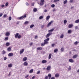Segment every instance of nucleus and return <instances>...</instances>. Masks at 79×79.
Listing matches in <instances>:
<instances>
[{
	"label": "nucleus",
	"instance_id": "1",
	"mask_svg": "<svg viewBox=\"0 0 79 79\" xmlns=\"http://www.w3.org/2000/svg\"><path fill=\"white\" fill-rule=\"evenodd\" d=\"M26 15L25 14L24 16H23L21 17H20L18 18L17 19H23V18H26Z\"/></svg>",
	"mask_w": 79,
	"mask_h": 79
},
{
	"label": "nucleus",
	"instance_id": "2",
	"mask_svg": "<svg viewBox=\"0 0 79 79\" xmlns=\"http://www.w3.org/2000/svg\"><path fill=\"white\" fill-rule=\"evenodd\" d=\"M45 2V0H41V1L40 2V6H43L44 5V2Z\"/></svg>",
	"mask_w": 79,
	"mask_h": 79
},
{
	"label": "nucleus",
	"instance_id": "3",
	"mask_svg": "<svg viewBox=\"0 0 79 79\" xmlns=\"http://www.w3.org/2000/svg\"><path fill=\"white\" fill-rule=\"evenodd\" d=\"M8 56H13V53H10L8 54Z\"/></svg>",
	"mask_w": 79,
	"mask_h": 79
},
{
	"label": "nucleus",
	"instance_id": "4",
	"mask_svg": "<svg viewBox=\"0 0 79 79\" xmlns=\"http://www.w3.org/2000/svg\"><path fill=\"white\" fill-rule=\"evenodd\" d=\"M50 68H51V66H48L46 68V69L47 71H49V70L50 69Z\"/></svg>",
	"mask_w": 79,
	"mask_h": 79
},
{
	"label": "nucleus",
	"instance_id": "5",
	"mask_svg": "<svg viewBox=\"0 0 79 79\" xmlns=\"http://www.w3.org/2000/svg\"><path fill=\"white\" fill-rule=\"evenodd\" d=\"M10 35V33L8 32H6V33L5 35L6 36H9Z\"/></svg>",
	"mask_w": 79,
	"mask_h": 79
},
{
	"label": "nucleus",
	"instance_id": "6",
	"mask_svg": "<svg viewBox=\"0 0 79 79\" xmlns=\"http://www.w3.org/2000/svg\"><path fill=\"white\" fill-rule=\"evenodd\" d=\"M78 56V55H77V54H75L73 56V58H74V59L76 58Z\"/></svg>",
	"mask_w": 79,
	"mask_h": 79
},
{
	"label": "nucleus",
	"instance_id": "7",
	"mask_svg": "<svg viewBox=\"0 0 79 79\" xmlns=\"http://www.w3.org/2000/svg\"><path fill=\"white\" fill-rule=\"evenodd\" d=\"M24 49H22V50H21L20 51V54H21V53H23L24 52Z\"/></svg>",
	"mask_w": 79,
	"mask_h": 79
},
{
	"label": "nucleus",
	"instance_id": "8",
	"mask_svg": "<svg viewBox=\"0 0 79 79\" xmlns=\"http://www.w3.org/2000/svg\"><path fill=\"white\" fill-rule=\"evenodd\" d=\"M69 61L70 63H73L74 62V60H73L71 59H69Z\"/></svg>",
	"mask_w": 79,
	"mask_h": 79
},
{
	"label": "nucleus",
	"instance_id": "9",
	"mask_svg": "<svg viewBox=\"0 0 79 79\" xmlns=\"http://www.w3.org/2000/svg\"><path fill=\"white\" fill-rule=\"evenodd\" d=\"M53 21H51L50 22H49L48 24V26H50V25L51 24H52V23H53Z\"/></svg>",
	"mask_w": 79,
	"mask_h": 79
},
{
	"label": "nucleus",
	"instance_id": "10",
	"mask_svg": "<svg viewBox=\"0 0 79 79\" xmlns=\"http://www.w3.org/2000/svg\"><path fill=\"white\" fill-rule=\"evenodd\" d=\"M48 42L47 41L45 40H44V44H48Z\"/></svg>",
	"mask_w": 79,
	"mask_h": 79
},
{
	"label": "nucleus",
	"instance_id": "11",
	"mask_svg": "<svg viewBox=\"0 0 79 79\" xmlns=\"http://www.w3.org/2000/svg\"><path fill=\"white\" fill-rule=\"evenodd\" d=\"M47 62V61L46 60H43L42 61V63H46Z\"/></svg>",
	"mask_w": 79,
	"mask_h": 79
},
{
	"label": "nucleus",
	"instance_id": "12",
	"mask_svg": "<svg viewBox=\"0 0 79 79\" xmlns=\"http://www.w3.org/2000/svg\"><path fill=\"white\" fill-rule=\"evenodd\" d=\"M73 26V25L72 24H70L69 25V28H71Z\"/></svg>",
	"mask_w": 79,
	"mask_h": 79
},
{
	"label": "nucleus",
	"instance_id": "13",
	"mask_svg": "<svg viewBox=\"0 0 79 79\" xmlns=\"http://www.w3.org/2000/svg\"><path fill=\"white\" fill-rule=\"evenodd\" d=\"M18 35H19V33H16L15 35V38H17L18 37Z\"/></svg>",
	"mask_w": 79,
	"mask_h": 79
},
{
	"label": "nucleus",
	"instance_id": "14",
	"mask_svg": "<svg viewBox=\"0 0 79 79\" xmlns=\"http://www.w3.org/2000/svg\"><path fill=\"white\" fill-rule=\"evenodd\" d=\"M54 30H55V29L52 28L50 30H48V32H53V31H54Z\"/></svg>",
	"mask_w": 79,
	"mask_h": 79
},
{
	"label": "nucleus",
	"instance_id": "15",
	"mask_svg": "<svg viewBox=\"0 0 79 79\" xmlns=\"http://www.w3.org/2000/svg\"><path fill=\"white\" fill-rule=\"evenodd\" d=\"M27 58L26 57H25L23 59V61H26V60H27Z\"/></svg>",
	"mask_w": 79,
	"mask_h": 79
},
{
	"label": "nucleus",
	"instance_id": "16",
	"mask_svg": "<svg viewBox=\"0 0 79 79\" xmlns=\"http://www.w3.org/2000/svg\"><path fill=\"white\" fill-rule=\"evenodd\" d=\"M23 64L25 65V66H27V65L28 64L27 62H25Z\"/></svg>",
	"mask_w": 79,
	"mask_h": 79
},
{
	"label": "nucleus",
	"instance_id": "17",
	"mask_svg": "<svg viewBox=\"0 0 79 79\" xmlns=\"http://www.w3.org/2000/svg\"><path fill=\"white\" fill-rule=\"evenodd\" d=\"M50 16L48 15V16H47L46 17V20L47 21L49 19H50Z\"/></svg>",
	"mask_w": 79,
	"mask_h": 79
},
{
	"label": "nucleus",
	"instance_id": "18",
	"mask_svg": "<svg viewBox=\"0 0 79 79\" xmlns=\"http://www.w3.org/2000/svg\"><path fill=\"white\" fill-rule=\"evenodd\" d=\"M58 49H56L54 50V53H56L57 52H58Z\"/></svg>",
	"mask_w": 79,
	"mask_h": 79
},
{
	"label": "nucleus",
	"instance_id": "19",
	"mask_svg": "<svg viewBox=\"0 0 79 79\" xmlns=\"http://www.w3.org/2000/svg\"><path fill=\"white\" fill-rule=\"evenodd\" d=\"M37 11V8H34L33 9V11L34 12H36V11Z\"/></svg>",
	"mask_w": 79,
	"mask_h": 79
},
{
	"label": "nucleus",
	"instance_id": "20",
	"mask_svg": "<svg viewBox=\"0 0 79 79\" xmlns=\"http://www.w3.org/2000/svg\"><path fill=\"white\" fill-rule=\"evenodd\" d=\"M6 46H9L10 45V43L7 42L6 44Z\"/></svg>",
	"mask_w": 79,
	"mask_h": 79
},
{
	"label": "nucleus",
	"instance_id": "21",
	"mask_svg": "<svg viewBox=\"0 0 79 79\" xmlns=\"http://www.w3.org/2000/svg\"><path fill=\"white\" fill-rule=\"evenodd\" d=\"M8 66L9 68H11V67H12V64H9L8 65Z\"/></svg>",
	"mask_w": 79,
	"mask_h": 79
},
{
	"label": "nucleus",
	"instance_id": "22",
	"mask_svg": "<svg viewBox=\"0 0 79 79\" xmlns=\"http://www.w3.org/2000/svg\"><path fill=\"white\" fill-rule=\"evenodd\" d=\"M43 18H44V17H43L42 16H41L40 17L39 19H42Z\"/></svg>",
	"mask_w": 79,
	"mask_h": 79
},
{
	"label": "nucleus",
	"instance_id": "23",
	"mask_svg": "<svg viewBox=\"0 0 79 79\" xmlns=\"http://www.w3.org/2000/svg\"><path fill=\"white\" fill-rule=\"evenodd\" d=\"M51 57H52V54H50L49 55L48 59H50V58H51Z\"/></svg>",
	"mask_w": 79,
	"mask_h": 79
},
{
	"label": "nucleus",
	"instance_id": "24",
	"mask_svg": "<svg viewBox=\"0 0 79 79\" xmlns=\"http://www.w3.org/2000/svg\"><path fill=\"white\" fill-rule=\"evenodd\" d=\"M71 30H69L68 31V34H71Z\"/></svg>",
	"mask_w": 79,
	"mask_h": 79
},
{
	"label": "nucleus",
	"instance_id": "25",
	"mask_svg": "<svg viewBox=\"0 0 79 79\" xmlns=\"http://www.w3.org/2000/svg\"><path fill=\"white\" fill-rule=\"evenodd\" d=\"M34 71V70L33 69H31L30 71H29V73H32V72H33V71Z\"/></svg>",
	"mask_w": 79,
	"mask_h": 79
},
{
	"label": "nucleus",
	"instance_id": "26",
	"mask_svg": "<svg viewBox=\"0 0 79 79\" xmlns=\"http://www.w3.org/2000/svg\"><path fill=\"white\" fill-rule=\"evenodd\" d=\"M49 37V35L48 34V33L46 35V38H48V37Z\"/></svg>",
	"mask_w": 79,
	"mask_h": 79
},
{
	"label": "nucleus",
	"instance_id": "27",
	"mask_svg": "<svg viewBox=\"0 0 79 79\" xmlns=\"http://www.w3.org/2000/svg\"><path fill=\"white\" fill-rule=\"evenodd\" d=\"M64 37V35L63 34H62L60 36V39H63Z\"/></svg>",
	"mask_w": 79,
	"mask_h": 79
},
{
	"label": "nucleus",
	"instance_id": "28",
	"mask_svg": "<svg viewBox=\"0 0 79 79\" xmlns=\"http://www.w3.org/2000/svg\"><path fill=\"white\" fill-rule=\"evenodd\" d=\"M11 48L10 47H9L7 48V50L8 51H9L10 52V51H11Z\"/></svg>",
	"mask_w": 79,
	"mask_h": 79
},
{
	"label": "nucleus",
	"instance_id": "29",
	"mask_svg": "<svg viewBox=\"0 0 79 79\" xmlns=\"http://www.w3.org/2000/svg\"><path fill=\"white\" fill-rule=\"evenodd\" d=\"M5 53H6V51H5L3 50L2 51V54L3 55H5Z\"/></svg>",
	"mask_w": 79,
	"mask_h": 79
},
{
	"label": "nucleus",
	"instance_id": "30",
	"mask_svg": "<svg viewBox=\"0 0 79 79\" xmlns=\"http://www.w3.org/2000/svg\"><path fill=\"white\" fill-rule=\"evenodd\" d=\"M45 43H41V46H42V47H44V46H45Z\"/></svg>",
	"mask_w": 79,
	"mask_h": 79
},
{
	"label": "nucleus",
	"instance_id": "31",
	"mask_svg": "<svg viewBox=\"0 0 79 79\" xmlns=\"http://www.w3.org/2000/svg\"><path fill=\"white\" fill-rule=\"evenodd\" d=\"M37 49L38 50H42V48L40 47H39Z\"/></svg>",
	"mask_w": 79,
	"mask_h": 79
},
{
	"label": "nucleus",
	"instance_id": "32",
	"mask_svg": "<svg viewBox=\"0 0 79 79\" xmlns=\"http://www.w3.org/2000/svg\"><path fill=\"white\" fill-rule=\"evenodd\" d=\"M4 40L6 41V40H8V37H6L5 38Z\"/></svg>",
	"mask_w": 79,
	"mask_h": 79
},
{
	"label": "nucleus",
	"instance_id": "33",
	"mask_svg": "<svg viewBox=\"0 0 79 79\" xmlns=\"http://www.w3.org/2000/svg\"><path fill=\"white\" fill-rule=\"evenodd\" d=\"M75 23H79V19L75 21Z\"/></svg>",
	"mask_w": 79,
	"mask_h": 79
},
{
	"label": "nucleus",
	"instance_id": "34",
	"mask_svg": "<svg viewBox=\"0 0 79 79\" xmlns=\"http://www.w3.org/2000/svg\"><path fill=\"white\" fill-rule=\"evenodd\" d=\"M55 6V4H53L51 5V6L52 7V8H54Z\"/></svg>",
	"mask_w": 79,
	"mask_h": 79
},
{
	"label": "nucleus",
	"instance_id": "35",
	"mask_svg": "<svg viewBox=\"0 0 79 79\" xmlns=\"http://www.w3.org/2000/svg\"><path fill=\"white\" fill-rule=\"evenodd\" d=\"M6 16H7V15L5 14L4 15V16H3V18H6Z\"/></svg>",
	"mask_w": 79,
	"mask_h": 79
},
{
	"label": "nucleus",
	"instance_id": "36",
	"mask_svg": "<svg viewBox=\"0 0 79 79\" xmlns=\"http://www.w3.org/2000/svg\"><path fill=\"white\" fill-rule=\"evenodd\" d=\"M55 76L56 77H58V76H59V74H56Z\"/></svg>",
	"mask_w": 79,
	"mask_h": 79
},
{
	"label": "nucleus",
	"instance_id": "37",
	"mask_svg": "<svg viewBox=\"0 0 79 79\" xmlns=\"http://www.w3.org/2000/svg\"><path fill=\"white\" fill-rule=\"evenodd\" d=\"M40 70H39L37 71V73H36V74H40Z\"/></svg>",
	"mask_w": 79,
	"mask_h": 79
},
{
	"label": "nucleus",
	"instance_id": "38",
	"mask_svg": "<svg viewBox=\"0 0 79 79\" xmlns=\"http://www.w3.org/2000/svg\"><path fill=\"white\" fill-rule=\"evenodd\" d=\"M29 23V22L28 21H26L24 24H28Z\"/></svg>",
	"mask_w": 79,
	"mask_h": 79
},
{
	"label": "nucleus",
	"instance_id": "39",
	"mask_svg": "<svg viewBox=\"0 0 79 79\" xmlns=\"http://www.w3.org/2000/svg\"><path fill=\"white\" fill-rule=\"evenodd\" d=\"M48 76L49 78H51V77H52V75H51V74H48Z\"/></svg>",
	"mask_w": 79,
	"mask_h": 79
},
{
	"label": "nucleus",
	"instance_id": "40",
	"mask_svg": "<svg viewBox=\"0 0 79 79\" xmlns=\"http://www.w3.org/2000/svg\"><path fill=\"white\" fill-rule=\"evenodd\" d=\"M34 25L32 24L30 26V28H32V27H34Z\"/></svg>",
	"mask_w": 79,
	"mask_h": 79
},
{
	"label": "nucleus",
	"instance_id": "41",
	"mask_svg": "<svg viewBox=\"0 0 79 79\" xmlns=\"http://www.w3.org/2000/svg\"><path fill=\"white\" fill-rule=\"evenodd\" d=\"M18 37V39H20L21 38V35H19L18 36V37Z\"/></svg>",
	"mask_w": 79,
	"mask_h": 79
},
{
	"label": "nucleus",
	"instance_id": "42",
	"mask_svg": "<svg viewBox=\"0 0 79 79\" xmlns=\"http://www.w3.org/2000/svg\"><path fill=\"white\" fill-rule=\"evenodd\" d=\"M68 70L69 71H70L71 69V66H69V67L68 68Z\"/></svg>",
	"mask_w": 79,
	"mask_h": 79
},
{
	"label": "nucleus",
	"instance_id": "43",
	"mask_svg": "<svg viewBox=\"0 0 79 79\" xmlns=\"http://www.w3.org/2000/svg\"><path fill=\"white\" fill-rule=\"evenodd\" d=\"M77 44H78V42H77V41H76L74 43V44L75 45H77Z\"/></svg>",
	"mask_w": 79,
	"mask_h": 79
},
{
	"label": "nucleus",
	"instance_id": "44",
	"mask_svg": "<svg viewBox=\"0 0 79 79\" xmlns=\"http://www.w3.org/2000/svg\"><path fill=\"white\" fill-rule=\"evenodd\" d=\"M66 23H67V21H66V20H64V24H66Z\"/></svg>",
	"mask_w": 79,
	"mask_h": 79
},
{
	"label": "nucleus",
	"instance_id": "45",
	"mask_svg": "<svg viewBox=\"0 0 79 79\" xmlns=\"http://www.w3.org/2000/svg\"><path fill=\"white\" fill-rule=\"evenodd\" d=\"M55 44H52L51 46L52 47H54V46H55Z\"/></svg>",
	"mask_w": 79,
	"mask_h": 79
},
{
	"label": "nucleus",
	"instance_id": "46",
	"mask_svg": "<svg viewBox=\"0 0 79 79\" xmlns=\"http://www.w3.org/2000/svg\"><path fill=\"white\" fill-rule=\"evenodd\" d=\"M8 19L9 21H11V17H9Z\"/></svg>",
	"mask_w": 79,
	"mask_h": 79
},
{
	"label": "nucleus",
	"instance_id": "47",
	"mask_svg": "<svg viewBox=\"0 0 79 79\" xmlns=\"http://www.w3.org/2000/svg\"><path fill=\"white\" fill-rule=\"evenodd\" d=\"M45 40L47 41H48L50 40V38H47V39Z\"/></svg>",
	"mask_w": 79,
	"mask_h": 79
},
{
	"label": "nucleus",
	"instance_id": "48",
	"mask_svg": "<svg viewBox=\"0 0 79 79\" xmlns=\"http://www.w3.org/2000/svg\"><path fill=\"white\" fill-rule=\"evenodd\" d=\"M67 3V0H65L64 2V4H66Z\"/></svg>",
	"mask_w": 79,
	"mask_h": 79
},
{
	"label": "nucleus",
	"instance_id": "49",
	"mask_svg": "<svg viewBox=\"0 0 79 79\" xmlns=\"http://www.w3.org/2000/svg\"><path fill=\"white\" fill-rule=\"evenodd\" d=\"M8 5V2H6L5 4V6H7Z\"/></svg>",
	"mask_w": 79,
	"mask_h": 79
},
{
	"label": "nucleus",
	"instance_id": "50",
	"mask_svg": "<svg viewBox=\"0 0 79 79\" xmlns=\"http://www.w3.org/2000/svg\"><path fill=\"white\" fill-rule=\"evenodd\" d=\"M33 44V43L31 42V43H30V44H29V45H30V46H31V45H32Z\"/></svg>",
	"mask_w": 79,
	"mask_h": 79
},
{
	"label": "nucleus",
	"instance_id": "51",
	"mask_svg": "<svg viewBox=\"0 0 79 79\" xmlns=\"http://www.w3.org/2000/svg\"><path fill=\"white\" fill-rule=\"evenodd\" d=\"M6 59H7V58H6V57H5L4 58V60H6Z\"/></svg>",
	"mask_w": 79,
	"mask_h": 79
},
{
	"label": "nucleus",
	"instance_id": "52",
	"mask_svg": "<svg viewBox=\"0 0 79 79\" xmlns=\"http://www.w3.org/2000/svg\"><path fill=\"white\" fill-rule=\"evenodd\" d=\"M64 51V48H62L61 49V52H63Z\"/></svg>",
	"mask_w": 79,
	"mask_h": 79
},
{
	"label": "nucleus",
	"instance_id": "53",
	"mask_svg": "<svg viewBox=\"0 0 79 79\" xmlns=\"http://www.w3.org/2000/svg\"><path fill=\"white\" fill-rule=\"evenodd\" d=\"M58 0H54L53 2H58Z\"/></svg>",
	"mask_w": 79,
	"mask_h": 79
},
{
	"label": "nucleus",
	"instance_id": "54",
	"mask_svg": "<svg viewBox=\"0 0 79 79\" xmlns=\"http://www.w3.org/2000/svg\"><path fill=\"white\" fill-rule=\"evenodd\" d=\"M48 34L49 35H52V32H49Z\"/></svg>",
	"mask_w": 79,
	"mask_h": 79
},
{
	"label": "nucleus",
	"instance_id": "55",
	"mask_svg": "<svg viewBox=\"0 0 79 79\" xmlns=\"http://www.w3.org/2000/svg\"><path fill=\"white\" fill-rule=\"evenodd\" d=\"M38 37V36H37V35H36V36H35V39H37Z\"/></svg>",
	"mask_w": 79,
	"mask_h": 79
},
{
	"label": "nucleus",
	"instance_id": "56",
	"mask_svg": "<svg viewBox=\"0 0 79 79\" xmlns=\"http://www.w3.org/2000/svg\"><path fill=\"white\" fill-rule=\"evenodd\" d=\"M48 76H46L45 77V79H48Z\"/></svg>",
	"mask_w": 79,
	"mask_h": 79
},
{
	"label": "nucleus",
	"instance_id": "57",
	"mask_svg": "<svg viewBox=\"0 0 79 79\" xmlns=\"http://www.w3.org/2000/svg\"><path fill=\"white\" fill-rule=\"evenodd\" d=\"M2 15H3V13H1L0 14V17H2Z\"/></svg>",
	"mask_w": 79,
	"mask_h": 79
},
{
	"label": "nucleus",
	"instance_id": "58",
	"mask_svg": "<svg viewBox=\"0 0 79 79\" xmlns=\"http://www.w3.org/2000/svg\"><path fill=\"white\" fill-rule=\"evenodd\" d=\"M1 7L2 8H3V7H5V5H2L1 6Z\"/></svg>",
	"mask_w": 79,
	"mask_h": 79
},
{
	"label": "nucleus",
	"instance_id": "59",
	"mask_svg": "<svg viewBox=\"0 0 79 79\" xmlns=\"http://www.w3.org/2000/svg\"><path fill=\"white\" fill-rule=\"evenodd\" d=\"M35 79V76H34L32 78V79Z\"/></svg>",
	"mask_w": 79,
	"mask_h": 79
},
{
	"label": "nucleus",
	"instance_id": "60",
	"mask_svg": "<svg viewBox=\"0 0 79 79\" xmlns=\"http://www.w3.org/2000/svg\"><path fill=\"white\" fill-rule=\"evenodd\" d=\"M26 5L27 6H29V3H28L27 2L26 3Z\"/></svg>",
	"mask_w": 79,
	"mask_h": 79
},
{
	"label": "nucleus",
	"instance_id": "61",
	"mask_svg": "<svg viewBox=\"0 0 79 79\" xmlns=\"http://www.w3.org/2000/svg\"><path fill=\"white\" fill-rule=\"evenodd\" d=\"M78 29V27H77V26H76L75 27V29Z\"/></svg>",
	"mask_w": 79,
	"mask_h": 79
},
{
	"label": "nucleus",
	"instance_id": "62",
	"mask_svg": "<svg viewBox=\"0 0 79 79\" xmlns=\"http://www.w3.org/2000/svg\"><path fill=\"white\" fill-rule=\"evenodd\" d=\"M29 77V75H27L25 76V78H27V77Z\"/></svg>",
	"mask_w": 79,
	"mask_h": 79
},
{
	"label": "nucleus",
	"instance_id": "63",
	"mask_svg": "<svg viewBox=\"0 0 79 79\" xmlns=\"http://www.w3.org/2000/svg\"><path fill=\"white\" fill-rule=\"evenodd\" d=\"M34 6V3H33L31 4V6Z\"/></svg>",
	"mask_w": 79,
	"mask_h": 79
},
{
	"label": "nucleus",
	"instance_id": "64",
	"mask_svg": "<svg viewBox=\"0 0 79 79\" xmlns=\"http://www.w3.org/2000/svg\"><path fill=\"white\" fill-rule=\"evenodd\" d=\"M73 2V0H70V3H72Z\"/></svg>",
	"mask_w": 79,
	"mask_h": 79
}]
</instances>
